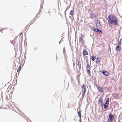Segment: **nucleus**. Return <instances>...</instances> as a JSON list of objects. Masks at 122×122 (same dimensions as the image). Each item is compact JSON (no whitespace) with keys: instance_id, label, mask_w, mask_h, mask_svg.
<instances>
[{"instance_id":"f257e3e1","label":"nucleus","mask_w":122,"mask_h":122,"mask_svg":"<svg viewBox=\"0 0 122 122\" xmlns=\"http://www.w3.org/2000/svg\"><path fill=\"white\" fill-rule=\"evenodd\" d=\"M108 24L110 26L117 25L118 24V20L114 16L110 15L108 16Z\"/></svg>"},{"instance_id":"f03ea898","label":"nucleus","mask_w":122,"mask_h":122,"mask_svg":"<svg viewBox=\"0 0 122 122\" xmlns=\"http://www.w3.org/2000/svg\"><path fill=\"white\" fill-rule=\"evenodd\" d=\"M81 87L82 88V91L83 92L82 96L84 97L85 95V93L86 91L85 84H83L82 86Z\"/></svg>"},{"instance_id":"7ed1b4c3","label":"nucleus","mask_w":122,"mask_h":122,"mask_svg":"<svg viewBox=\"0 0 122 122\" xmlns=\"http://www.w3.org/2000/svg\"><path fill=\"white\" fill-rule=\"evenodd\" d=\"M103 98L102 97L100 98L98 100V103L99 105H101V106H102L103 105Z\"/></svg>"},{"instance_id":"20e7f679","label":"nucleus","mask_w":122,"mask_h":122,"mask_svg":"<svg viewBox=\"0 0 122 122\" xmlns=\"http://www.w3.org/2000/svg\"><path fill=\"white\" fill-rule=\"evenodd\" d=\"M96 24V27L97 28H100L101 27V25L100 23V21L99 20H97Z\"/></svg>"},{"instance_id":"39448f33","label":"nucleus","mask_w":122,"mask_h":122,"mask_svg":"<svg viewBox=\"0 0 122 122\" xmlns=\"http://www.w3.org/2000/svg\"><path fill=\"white\" fill-rule=\"evenodd\" d=\"M109 119L108 120V122H111L114 119V116L112 114H110L109 115Z\"/></svg>"},{"instance_id":"423d86ee","label":"nucleus","mask_w":122,"mask_h":122,"mask_svg":"<svg viewBox=\"0 0 122 122\" xmlns=\"http://www.w3.org/2000/svg\"><path fill=\"white\" fill-rule=\"evenodd\" d=\"M92 30L93 31L96 32H99L101 34H102V31L100 30L97 28H95L94 27L92 28Z\"/></svg>"},{"instance_id":"0eeeda50","label":"nucleus","mask_w":122,"mask_h":122,"mask_svg":"<svg viewBox=\"0 0 122 122\" xmlns=\"http://www.w3.org/2000/svg\"><path fill=\"white\" fill-rule=\"evenodd\" d=\"M97 87L99 92H102L103 91V89L102 88L99 86H97Z\"/></svg>"},{"instance_id":"6e6552de","label":"nucleus","mask_w":122,"mask_h":122,"mask_svg":"<svg viewBox=\"0 0 122 122\" xmlns=\"http://www.w3.org/2000/svg\"><path fill=\"white\" fill-rule=\"evenodd\" d=\"M86 68L88 72L89 73V74H90V71L91 69L90 68L89 64H87Z\"/></svg>"},{"instance_id":"1a4fd4ad","label":"nucleus","mask_w":122,"mask_h":122,"mask_svg":"<svg viewBox=\"0 0 122 122\" xmlns=\"http://www.w3.org/2000/svg\"><path fill=\"white\" fill-rule=\"evenodd\" d=\"M83 54L84 56H85L88 55V53L87 51V50L86 49H85L83 51Z\"/></svg>"},{"instance_id":"9d476101","label":"nucleus","mask_w":122,"mask_h":122,"mask_svg":"<svg viewBox=\"0 0 122 122\" xmlns=\"http://www.w3.org/2000/svg\"><path fill=\"white\" fill-rule=\"evenodd\" d=\"M77 61L78 62V63L77 64V65H78L79 69H81V62L78 60Z\"/></svg>"},{"instance_id":"9b49d317","label":"nucleus","mask_w":122,"mask_h":122,"mask_svg":"<svg viewBox=\"0 0 122 122\" xmlns=\"http://www.w3.org/2000/svg\"><path fill=\"white\" fill-rule=\"evenodd\" d=\"M109 104V103H105L104 105V107L105 109H106L108 107V105Z\"/></svg>"},{"instance_id":"f8f14e48","label":"nucleus","mask_w":122,"mask_h":122,"mask_svg":"<svg viewBox=\"0 0 122 122\" xmlns=\"http://www.w3.org/2000/svg\"><path fill=\"white\" fill-rule=\"evenodd\" d=\"M79 41L80 42H82L84 41L83 38H82L81 36H80L79 37Z\"/></svg>"},{"instance_id":"ddd939ff","label":"nucleus","mask_w":122,"mask_h":122,"mask_svg":"<svg viewBox=\"0 0 122 122\" xmlns=\"http://www.w3.org/2000/svg\"><path fill=\"white\" fill-rule=\"evenodd\" d=\"M21 64H20L19 66V67L18 68V69L17 70V72H20L21 70Z\"/></svg>"},{"instance_id":"4468645a","label":"nucleus","mask_w":122,"mask_h":122,"mask_svg":"<svg viewBox=\"0 0 122 122\" xmlns=\"http://www.w3.org/2000/svg\"><path fill=\"white\" fill-rule=\"evenodd\" d=\"M96 16L95 15L93 14H92L90 15V17L92 19H93L95 17H96Z\"/></svg>"},{"instance_id":"2eb2a0df","label":"nucleus","mask_w":122,"mask_h":122,"mask_svg":"<svg viewBox=\"0 0 122 122\" xmlns=\"http://www.w3.org/2000/svg\"><path fill=\"white\" fill-rule=\"evenodd\" d=\"M105 76H108L109 75V73L107 71H105Z\"/></svg>"},{"instance_id":"dca6fc26","label":"nucleus","mask_w":122,"mask_h":122,"mask_svg":"<svg viewBox=\"0 0 122 122\" xmlns=\"http://www.w3.org/2000/svg\"><path fill=\"white\" fill-rule=\"evenodd\" d=\"M96 58V56H93L91 58V59L92 61H94Z\"/></svg>"},{"instance_id":"f3484780","label":"nucleus","mask_w":122,"mask_h":122,"mask_svg":"<svg viewBox=\"0 0 122 122\" xmlns=\"http://www.w3.org/2000/svg\"><path fill=\"white\" fill-rule=\"evenodd\" d=\"M74 14V11H73L71 10L70 12V15H73Z\"/></svg>"},{"instance_id":"a211bd4d","label":"nucleus","mask_w":122,"mask_h":122,"mask_svg":"<svg viewBox=\"0 0 122 122\" xmlns=\"http://www.w3.org/2000/svg\"><path fill=\"white\" fill-rule=\"evenodd\" d=\"M101 59L99 58H97L96 60V62H98L100 61Z\"/></svg>"},{"instance_id":"6ab92c4d","label":"nucleus","mask_w":122,"mask_h":122,"mask_svg":"<svg viewBox=\"0 0 122 122\" xmlns=\"http://www.w3.org/2000/svg\"><path fill=\"white\" fill-rule=\"evenodd\" d=\"M120 47H119V45H118L116 48L115 50H119V49L120 48Z\"/></svg>"},{"instance_id":"aec40b11","label":"nucleus","mask_w":122,"mask_h":122,"mask_svg":"<svg viewBox=\"0 0 122 122\" xmlns=\"http://www.w3.org/2000/svg\"><path fill=\"white\" fill-rule=\"evenodd\" d=\"M78 114L79 116V117H80L81 116V112L80 111H79L78 112Z\"/></svg>"},{"instance_id":"412c9836","label":"nucleus","mask_w":122,"mask_h":122,"mask_svg":"<svg viewBox=\"0 0 122 122\" xmlns=\"http://www.w3.org/2000/svg\"><path fill=\"white\" fill-rule=\"evenodd\" d=\"M109 98H108V97L107 98V99L106 101V103H109Z\"/></svg>"},{"instance_id":"4be33fe9","label":"nucleus","mask_w":122,"mask_h":122,"mask_svg":"<svg viewBox=\"0 0 122 122\" xmlns=\"http://www.w3.org/2000/svg\"><path fill=\"white\" fill-rule=\"evenodd\" d=\"M102 71H101L100 72L102 73V74L104 75H105V71H103V72H102Z\"/></svg>"},{"instance_id":"5701e85b","label":"nucleus","mask_w":122,"mask_h":122,"mask_svg":"<svg viewBox=\"0 0 122 122\" xmlns=\"http://www.w3.org/2000/svg\"><path fill=\"white\" fill-rule=\"evenodd\" d=\"M62 41H61H61H60L59 42V44H60V43H61V42H62Z\"/></svg>"},{"instance_id":"b1692460","label":"nucleus","mask_w":122,"mask_h":122,"mask_svg":"<svg viewBox=\"0 0 122 122\" xmlns=\"http://www.w3.org/2000/svg\"><path fill=\"white\" fill-rule=\"evenodd\" d=\"M118 43H119V45H121V42H118Z\"/></svg>"},{"instance_id":"393cba45","label":"nucleus","mask_w":122,"mask_h":122,"mask_svg":"<svg viewBox=\"0 0 122 122\" xmlns=\"http://www.w3.org/2000/svg\"><path fill=\"white\" fill-rule=\"evenodd\" d=\"M79 117L80 118L79 120H81V117Z\"/></svg>"},{"instance_id":"a878e982","label":"nucleus","mask_w":122,"mask_h":122,"mask_svg":"<svg viewBox=\"0 0 122 122\" xmlns=\"http://www.w3.org/2000/svg\"><path fill=\"white\" fill-rule=\"evenodd\" d=\"M79 121H80V122H81V120H79Z\"/></svg>"}]
</instances>
